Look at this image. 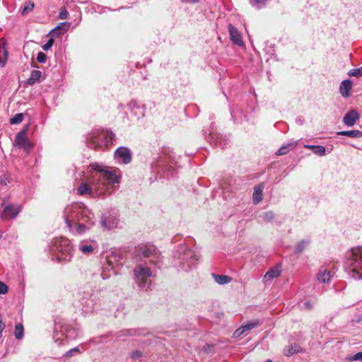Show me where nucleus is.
<instances>
[{"instance_id": "36", "label": "nucleus", "mask_w": 362, "mask_h": 362, "mask_svg": "<svg viewBox=\"0 0 362 362\" xmlns=\"http://www.w3.org/2000/svg\"><path fill=\"white\" fill-rule=\"evenodd\" d=\"M349 76H356V77H361L362 76V66L358 69H351L349 73Z\"/></svg>"}, {"instance_id": "10", "label": "nucleus", "mask_w": 362, "mask_h": 362, "mask_svg": "<svg viewBox=\"0 0 362 362\" xmlns=\"http://www.w3.org/2000/svg\"><path fill=\"white\" fill-rule=\"evenodd\" d=\"M2 206L4 209L0 216L3 220L16 218L22 209L21 205L16 204H3Z\"/></svg>"}, {"instance_id": "11", "label": "nucleus", "mask_w": 362, "mask_h": 362, "mask_svg": "<svg viewBox=\"0 0 362 362\" xmlns=\"http://www.w3.org/2000/svg\"><path fill=\"white\" fill-rule=\"evenodd\" d=\"M96 300L95 295L89 292L84 293L79 300L82 310L86 313L93 312L95 309Z\"/></svg>"}, {"instance_id": "55", "label": "nucleus", "mask_w": 362, "mask_h": 362, "mask_svg": "<svg viewBox=\"0 0 362 362\" xmlns=\"http://www.w3.org/2000/svg\"><path fill=\"white\" fill-rule=\"evenodd\" d=\"M2 238V233L1 231L0 230V239Z\"/></svg>"}, {"instance_id": "22", "label": "nucleus", "mask_w": 362, "mask_h": 362, "mask_svg": "<svg viewBox=\"0 0 362 362\" xmlns=\"http://www.w3.org/2000/svg\"><path fill=\"white\" fill-rule=\"evenodd\" d=\"M129 108L130 109L131 112L136 115L138 118L140 117L144 116V112L143 110L140 107L138 103L134 100H132L129 105Z\"/></svg>"}, {"instance_id": "3", "label": "nucleus", "mask_w": 362, "mask_h": 362, "mask_svg": "<svg viewBox=\"0 0 362 362\" xmlns=\"http://www.w3.org/2000/svg\"><path fill=\"white\" fill-rule=\"evenodd\" d=\"M52 259L58 262L66 263L71 261L73 256V247L70 240L65 238L54 239L50 246Z\"/></svg>"}, {"instance_id": "25", "label": "nucleus", "mask_w": 362, "mask_h": 362, "mask_svg": "<svg viewBox=\"0 0 362 362\" xmlns=\"http://www.w3.org/2000/svg\"><path fill=\"white\" fill-rule=\"evenodd\" d=\"M297 145V141L288 143L286 145L282 146L277 151V155H285L292 149L295 148Z\"/></svg>"}, {"instance_id": "37", "label": "nucleus", "mask_w": 362, "mask_h": 362, "mask_svg": "<svg viewBox=\"0 0 362 362\" xmlns=\"http://www.w3.org/2000/svg\"><path fill=\"white\" fill-rule=\"evenodd\" d=\"M11 179L8 174L4 173L1 175L0 183L1 185H7L11 183Z\"/></svg>"}, {"instance_id": "5", "label": "nucleus", "mask_w": 362, "mask_h": 362, "mask_svg": "<svg viewBox=\"0 0 362 362\" xmlns=\"http://www.w3.org/2000/svg\"><path fill=\"white\" fill-rule=\"evenodd\" d=\"M151 264L140 260L133 270L135 283L143 289H148L151 284L153 271Z\"/></svg>"}, {"instance_id": "38", "label": "nucleus", "mask_w": 362, "mask_h": 362, "mask_svg": "<svg viewBox=\"0 0 362 362\" xmlns=\"http://www.w3.org/2000/svg\"><path fill=\"white\" fill-rule=\"evenodd\" d=\"M298 349L296 347H293V345H290L287 349L284 351V355L286 356H290L298 352Z\"/></svg>"}, {"instance_id": "47", "label": "nucleus", "mask_w": 362, "mask_h": 362, "mask_svg": "<svg viewBox=\"0 0 362 362\" xmlns=\"http://www.w3.org/2000/svg\"><path fill=\"white\" fill-rule=\"evenodd\" d=\"M79 351V349L78 347H75L74 349H71V350H69V351H67L65 354V356L68 357V356H71L73 353H76V352H78Z\"/></svg>"}, {"instance_id": "28", "label": "nucleus", "mask_w": 362, "mask_h": 362, "mask_svg": "<svg viewBox=\"0 0 362 362\" xmlns=\"http://www.w3.org/2000/svg\"><path fill=\"white\" fill-rule=\"evenodd\" d=\"M261 324V322L259 319L252 320L249 321L246 324L243 325V329L245 330V333L252 329L255 327H258Z\"/></svg>"}, {"instance_id": "42", "label": "nucleus", "mask_w": 362, "mask_h": 362, "mask_svg": "<svg viewBox=\"0 0 362 362\" xmlns=\"http://www.w3.org/2000/svg\"><path fill=\"white\" fill-rule=\"evenodd\" d=\"M245 334V330L243 329V327L241 326L238 329H237L235 332L233 333V337L235 338H238L241 337L242 335Z\"/></svg>"}, {"instance_id": "50", "label": "nucleus", "mask_w": 362, "mask_h": 362, "mask_svg": "<svg viewBox=\"0 0 362 362\" xmlns=\"http://www.w3.org/2000/svg\"><path fill=\"white\" fill-rule=\"evenodd\" d=\"M183 3L197 4L199 0H181Z\"/></svg>"}, {"instance_id": "27", "label": "nucleus", "mask_w": 362, "mask_h": 362, "mask_svg": "<svg viewBox=\"0 0 362 362\" xmlns=\"http://www.w3.org/2000/svg\"><path fill=\"white\" fill-rule=\"evenodd\" d=\"M309 243H310V240H308V239L300 240L296 245V247L294 250V253L296 255H299V254L302 253L303 252V250L307 248Z\"/></svg>"}, {"instance_id": "21", "label": "nucleus", "mask_w": 362, "mask_h": 362, "mask_svg": "<svg viewBox=\"0 0 362 362\" xmlns=\"http://www.w3.org/2000/svg\"><path fill=\"white\" fill-rule=\"evenodd\" d=\"M264 188L263 183L255 186L252 194V201L255 204H257L262 200V192Z\"/></svg>"}, {"instance_id": "18", "label": "nucleus", "mask_w": 362, "mask_h": 362, "mask_svg": "<svg viewBox=\"0 0 362 362\" xmlns=\"http://www.w3.org/2000/svg\"><path fill=\"white\" fill-rule=\"evenodd\" d=\"M228 31L230 37L231 41L238 45H243V42L242 40V37L238 29L233 25L232 24H229L228 25Z\"/></svg>"}, {"instance_id": "32", "label": "nucleus", "mask_w": 362, "mask_h": 362, "mask_svg": "<svg viewBox=\"0 0 362 362\" xmlns=\"http://www.w3.org/2000/svg\"><path fill=\"white\" fill-rule=\"evenodd\" d=\"M15 337L18 339H21L24 335V329L22 324H17L15 327Z\"/></svg>"}, {"instance_id": "19", "label": "nucleus", "mask_w": 362, "mask_h": 362, "mask_svg": "<svg viewBox=\"0 0 362 362\" xmlns=\"http://www.w3.org/2000/svg\"><path fill=\"white\" fill-rule=\"evenodd\" d=\"M353 83L350 79H345L341 81L339 86V93L344 98H349L351 95V90Z\"/></svg>"}, {"instance_id": "48", "label": "nucleus", "mask_w": 362, "mask_h": 362, "mask_svg": "<svg viewBox=\"0 0 362 362\" xmlns=\"http://www.w3.org/2000/svg\"><path fill=\"white\" fill-rule=\"evenodd\" d=\"M304 308L307 310H312L313 308V305L310 300H306L304 303Z\"/></svg>"}, {"instance_id": "24", "label": "nucleus", "mask_w": 362, "mask_h": 362, "mask_svg": "<svg viewBox=\"0 0 362 362\" xmlns=\"http://www.w3.org/2000/svg\"><path fill=\"white\" fill-rule=\"evenodd\" d=\"M212 276L214 281L220 285L229 284L232 281V278L226 275L212 274Z\"/></svg>"}, {"instance_id": "20", "label": "nucleus", "mask_w": 362, "mask_h": 362, "mask_svg": "<svg viewBox=\"0 0 362 362\" xmlns=\"http://www.w3.org/2000/svg\"><path fill=\"white\" fill-rule=\"evenodd\" d=\"M100 223L103 228L112 229L117 226L118 221L115 217L103 216L101 217Z\"/></svg>"}, {"instance_id": "51", "label": "nucleus", "mask_w": 362, "mask_h": 362, "mask_svg": "<svg viewBox=\"0 0 362 362\" xmlns=\"http://www.w3.org/2000/svg\"><path fill=\"white\" fill-rule=\"evenodd\" d=\"M317 146H315V145H309V144H306L304 146V147L305 148H309V149H313V151H314V149Z\"/></svg>"}, {"instance_id": "29", "label": "nucleus", "mask_w": 362, "mask_h": 362, "mask_svg": "<svg viewBox=\"0 0 362 362\" xmlns=\"http://www.w3.org/2000/svg\"><path fill=\"white\" fill-rule=\"evenodd\" d=\"M41 76H42V73L40 71H37V70L32 71V72L30 74V76L28 79V84H29V85L35 84L37 81H39Z\"/></svg>"}, {"instance_id": "46", "label": "nucleus", "mask_w": 362, "mask_h": 362, "mask_svg": "<svg viewBox=\"0 0 362 362\" xmlns=\"http://www.w3.org/2000/svg\"><path fill=\"white\" fill-rule=\"evenodd\" d=\"M141 357V353L139 351H134L132 354V358L134 360H137Z\"/></svg>"}, {"instance_id": "49", "label": "nucleus", "mask_w": 362, "mask_h": 362, "mask_svg": "<svg viewBox=\"0 0 362 362\" xmlns=\"http://www.w3.org/2000/svg\"><path fill=\"white\" fill-rule=\"evenodd\" d=\"M5 327L4 322L0 319V337H1L2 331L4 330Z\"/></svg>"}, {"instance_id": "8", "label": "nucleus", "mask_w": 362, "mask_h": 362, "mask_svg": "<svg viewBox=\"0 0 362 362\" xmlns=\"http://www.w3.org/2000/svg\"><path fill=\"white\" fill-rule=\"evenodd\" d=\"M154 170L157 171L165 178L173 177L176 174V168L174 160L170 156L163 155L159 158L153 165Z\"/></svg>"}, {"instance_id": "6", "label": "nucleus", "mask_w": 362, "mask_h": 362, "mask_svg": "<svg viewBox=\"0 0 362 362\" xmlns=\"http://www.w3.org/2000/svg\"><path fill=\"white\" fill-rule=\"evenodd\" d=\"M174 257L180 262L182 270L187 272L194 268L198 260V256L186 245H180L175 250Z\"/></svg>"}, {"instance_id": "40", "label": "nucleus", "mask_w": 362, "mask_h": 362, "mask_svg": "<svg viewBox=\"0 0 362 362\" xmlns=\"http://www.w3.org/2000/svg\"><path fill=\"white\" fill-rule=\"evenodd\" d=\"M69 16V12L64 7L62 8L59 13V18L62 20L66 19Z\"/></svg>"}, {"instance_id": "17", "label": "nucleus", "mask_w": 362, "mask_h": 362, "mask_svg": "<svg viewBox=\"0 0 362 362\" xmlns=\"http://www.w3.org/2000/svg\"><path fill=\"white\" fill-rule=\"evenodd\" d=\"M333 274L334 272L331 270L322 267L320 269L317 273V280L320 283L328 284L330 281Z\"/></svg>"}, {"instance_id": "13", "label": "nucleus", "mask_w": 362, "mask_h": 362, "mask_svg": "<svg viewBox=\"0 0 362 362\" xmlns=\"http://www.w3.org/2000/svg\"><path fill=\"white\" fill-rule=\"evenodd\" d=\"M115 158L124 164H128L132 160V153L129 148L119 147L115 152Z\"/></svg>"}, {"instance_id": "2", "label": "nucleus", "mask_w": 362, "mask_h": 362, "mask_svg": "<svg viewBox=\"0 0 362 362\" xmlns=\"http://www.w3.org/2000/svg\"><path fill=\"white\" fill-rule=\"evenodd\" d=\"M64 218L69 229L78 235L89 230L95 221L90 210L78 204L66 206L64 211Z\"/></svg>"}, {"instance_id": "12", "label": "nucleus", "mask_w": 362, "mask_h": 362, "mask_svg": "<svg viewBox=\"0 0 362 362\" xmlns=\"http://www.w3.org/2000/svg\"><path fill=\"white\" fill-rule=\"evenodd\" d=\"M15 145L18 148H23L25 151L30 150L32 146L28 139L25 130H22L17 134L15 139Z\"/></svg>"}, {"instance_id": "54", "label": "nucleus", "mask_w": 362, "mask_h": 362, "mask_svg": "<svg viewBox=\"0 0 362 362\" xmlns=\"http://www.w3.org/2000/svg\"><path fill=\"white\" fill-rule=\"evenodd\" d=\"M132 332H133V331H128V332H129V334H130V335H132V334H134L132 333Z\"/></svg>"}, {"instance_id": "34", "label": "nucleus", "mask_w": 362, "mask_h": 362, "mask_svg": "<svg viewBox=\"0 0 362 362\" xmlns=\"http://www.w3.org/2000/svg\"><path fill=\"white\" fill-rule=\"evenodd\" d=\"M34 7H35V4L33 1H30L27 2L25 4L23 10L21 11L22 15L28 14L29 12H30L34 8Z\"/></svg>"}, {"instance_id": "44", "label": "nucleus", "mask_w": 362, "mask_h": 362, "mask_svg": "<svg viewBox=\"0 0 362 362\" xmlns=\"http://www.w3.org/2000/svg\"><path fill=\"white\" fill-rule=\"evenodd\" d=\"M8 288L6 284L0 281V294H6L8 293Z\"/></svg>"}, {"instance_id": "14", "label": "nucleus", "mask_w": 362, "mask_h": 362, "mask_svg": "<svg viewBox=\"0 0 362 362\" xmlns=\"http://www.w3.org/2000/svg\"><path fill=\"white\" fill-rule=\"evenodd\" d=\"M98 245L94 240H82L78 244V250L84 255L92 254L97 248Z\"/></svg>"}, {"instance_id": "52", "label": "nucleus", "mask_w": 362, "mask_h": 362, "mask_svg": "<svg viewBox=\"0 0 362 362\" xmlns=\"http://www.w3.org/2000/svg\"><path fill=\"white\" fill-rule=\"evenodd\" d=\"M110 276V274H108V275H107V274H106L105 273V272H103L101 273V277H102L103 279H107V278H109Z\"/></svg>"}, {"instance_id": "39", "label": "nucleus", "mask_w": 362, "mask_h": 362, "mask_svg": "<svg viewBox=\"0 0 362 362\" xmlns=\"http://www.w3.org/2000/svg\"><path fill=\"white\" fill-rule=\"evenodd\" d=\"M325 148L322 146H317L313 151V153L316 155L323 156L325 155Z\"/></svg>"}, {"instance_id": "41", "label": "nucleus", "mask_w": 362, "mask_h": 362, "mask_svg": "<svg viewBox=\"0 0 362 362\" xmlns=\"http://www.w3.org/2000/svg\"><path fill=\"white\" fill-rule=\"evenodd\" d=\"M46 59H47V57L44 52H40L37 54V60L39 63H45L46 62Z\"/></svg>"}, {"instance_id": "9", "label": "nucleus", "mask_w": 362, "mask_h": 362, "mask_svg": "<svg viewBox=\"0 0 362 362\" xmlns=\"http://www.w3.org/2000/svg\"><path fill=\"white\" fill-rule=\"evenodd\" d=\"M137 256L148 264L156 265L160 259V253L156 247L150 244H141L136 248Z\"/></svg>"}, {"instance_id": "4", "label": "nucleus", "mask_w": 362, "mask_h": 362, "mask_svg": "<svg viewBox=\"0 0 362 362\" xmlns=\"http://www.w3.org/2000/svg\"><path fill=\"white\" fill-rule=\"evenodd\" d=\"M345 269L354 279H362V247L351 249L350 255L345 262Z\"/></svg>"}, {"instance_id": "45", "label": "nucleus", "mask_w": 362, "mask_h": 362, "mask_svg": "<svg viewBox=\"0 0 362 362\" xmlns=\"http://www.w3.org/2000/svg\"><path fill=\"white\" fill-rule=\"evenodd\" d=\"M349 360L351 361H362V351L358 352L356 354H354L351 358H349Z\"/></svg>"}, {"instance_id": "53", "label": "nucleus", "mask_w": 362, "mask_h": 362, "mask_svg": "<svg viewBox=\"0 0 362 362\" xmlns=\"http://www.w3.org/2000/svg\"><path fill=\"white\" fill-rule=\"evenodd\" d=\"M216 145H217V146H220V147H221V148H223V144H222V143H221V141H220V143H219V144H218V142H216Z\"/></svg>"}, {"instance_id": "23", "label": "nucleus", "mask_w": 362, "mask_h": 362, "mask_svg": "<svg viewBox=\"0 0 362 362\" xmlns=\"http://www.w3.org/2000/svg\"><path fill=\"white\" fill-rule=\"evenodd\" d=\"M69 27V23L66 22L61 23L58 26L52 30L54 36L64 35Z\"/></svg>"}, {"instance_id": "16", "label": "nucleus", "mask_w": 362, "mask_h": 362, "mask_svg": "<svg viewBox=\"0 0 362 362\" xmlns=\"http://www.w3.org/2000/svg\"><path fill=\"white\" fill-rule=\"evenodd\" d=\"M358 119V112L355 110H351L344 115L343 122L348 127H352Z\"/></svg>"}, {"instance_id": "26", "label": "nucleus", "mask_w": 362, "mask_h": 362, "mask_svg": "<svg viewBox=\"0 0 362 362\" xmlns=\"http://www.w3.org/2000/svg\"><path fill=\"white\" fill-rule=\"evenodd\" d=\"M337 135L347 136L351 138L362 137V132L359 130L341 131L337 132Z\"/></svg>"}, {"instance_id": "33", "label": "nucleus", "mask_w": 362, "mask_h": 362, "mask_svg": "<svg viewBox=\"0 0 362 362\" xmlns=\"http://www.w3.org/2000/svg\"><path fill=\"white\" fill-rule=\"evenodd\" d=\"M24 115L23 113H17L10 119V123L12 124H20L23 122Z\"/></svg>"}, {"instance_id": "15", "label": "nucleus", "mask_w": 362, "mask_h": 362, "mask_svg": "<svg viewBox=\"0 0 362 362\" xmlns=\"http://www.w3.org/2000/svg\"><path fill=\"white\" fill-rule=\"evenodd\" d=\"M119 257H117L115 254H112L111 255L108 256L107 258V269L108 271L112 270L113 274H116L117 272L115 271L116 268L120 267L122 266L123 263L119 262Z\"/></svg>"}, {"instance_id": "43", "label": "nucleus", "mask_w": 362, "mask_h": 362, "mask_svg": "<svg viewBox=\"0 0 362 362\" xmlns=\"http://www.w3.org/2000/svg\"><path fill=\"white\" fill-rule=\"evenodd\" d=\"M54 40L52 38L49 39L47 42L42 46V49L45 51L49 49L53 45Z\"/></svg>"}, {"instance_id": "35", "label": "nucleus", "mask_w": 362, "mask_h": 362, "mask_svg": "<svg viewBox=\"0 0 362 362\" xmlns=\"http://www.w3.org/2000/svg\"><path fill=\"white\" fill-rule=\"evenodd\" d=\"M275 217V215L273 211H268L264 213L262 215V218L266 222L272 221Z\"/></svg>"}, {"instance_id": "7", "label": "nucleus", "mask_w": 362, "mask_h": 362, "mask_svg": "<svg viewBox=\"0 0 362 362\" xmlns=\"http://www.w3.org/2000/svg\"><path fill=\"white\" fill-rule=\"evenodd\" d=\"M114 134L110 131L94 130L87 138V144L90 148H97L111 144Z\"/></svg>"}, {"instance_id": "1", "label": "nucleus", "mask_w": 362, "mask_h": 362, "mask_svg": "<svg viewBox=\"0 0 362 362\" xmlns=\"http://www.w3.org/2000/svg\"><path fill=\"white\" fill-rule=\"evenodd\" d=\"M90 185L82 182L77 189L79 195L89 194L94 196H104L112 194L115 189V184L119 182L120 175L115 170L112 171L109 167L95 163L88 166Z\"/></svg>"}, {"instance_id": "31", "label": "nucleus", "mask_w": 362, "mask_h": 362, "mask_svg": "<svg viewBox=\"0 0 362 362\" xmlns=\"http://www.w3.org/2000/svg\"><path fill=\"white\" fill-rule=\"evenodd\" d=\"M8 52L5 47L0 48V66L4 67L7 62Z\"/></svg>"}, {"instance_id": "30", "label": "nucleus", "mask_w": 362, "mask_h": 362, "mask_svg": "<svg viewBox=\"0 0 362 362\" xmlns=\"http://www.w3.org/2000/svg\"><path fill=\"white\" fill-rule=\"evenodd\" d=\"M281 274L280 271L278 269H270L264 276V279L267 281H269L274 278L279 276Z\"/></svg>"}]
</instances>
